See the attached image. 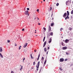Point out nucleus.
Segmentation results:
<instances>
[{
	"label": "nucleus",
	"instance_id": "1",
	"mask_svg": "<svg viewBox=\"0 0 73 73\" xmlns=\"http://www.w3.org/2000/svg\"><path fill=\"white\" fill-rule=\"evenodd\" d=\"M38 66H36V67L37 68L36 70L38 71V68H39V66L40 65V61H38V62L37 63Z\"/></svg>",
	"mask_w": 73,
	"mask_h": 73
},
{
	"label": "nucleus",
	"instance_id": "2",
	"mask_svg": "<svg viewBox=\"0 0 73 73\" xmlns=\"http://www.w3.org/2000/svg\"><path fill=\"white\" fill-rule=\"evenodd\" d=\"M25 14L26 15H28V16H29V14H28V11H27L25 12Z\"/></svg>",
	"mask_w": 73,
	"mask_h": 73
},
{
	"label": "nucleus",
	"instance_id": "3",
	"mask_svg": "<svg viewBox=\"0 0 73 73\" xmlns=\"http://www.w3.org/2000/svg\"><path fill=\"white\" fill-rule=\"evenodd\" d=\"M64 61V59L63 58H60V62H63Z\"/></svg>",
	"mask_w": 73,
	"mask_h": 73
},
{
	"label": "nucleus",
	"instance_id": "4",
	"mask_svg": "<svg viewBox=\"0 0 73 73\" xmlns=\"http://www.w3.org/2000/svg\"><path fill=\"white\" fill-rule=\"evenodd\" d=\"M66 15H67V13H65L63 16L64 17H66Z\"/></svg>",
	"mask_w": 73,
	"mask_h": 73
},
{
	"label": "nucleus",
	"instance_id": "5",
	"mask_svg": "<svg viewBox=\"0 0 73 73\" xmlns=\"http://www.w3.org/2000/svg\"><path fill=\"white\" fill-rule=\"evenodd\" d=\"M46 44V42L45 41L44 43V45L43 46V48H44L45 47V46Z\"/></svg>",
	"mask_w": 73,
	"mask_h": 73
},
{
	"label": "nucleus",
	"instance_id": "6",
	"mask_svg": "<svg viewBox=\"0 0 73 73\" xmlns=\"http://www.w3.org/2000/svg\"><path fill=\"white\" fill-rule=\"evenodd\" d=\"M46 62V59H45L44 63V65H43L44 66L45 65Z\"/></svg>",
	"mask_w": 73,
	"mask_h": 73
},
{
	"label": "nucleus",
	"instance_id": "7",
	"mask_svg": "<svg viewBox=\"0 0 73 73\" xmlns=\"http://www.w3.org/2000/svg\"><path fill=\"white\" fill-rule=\"evenodd\" d=\"M62 49L63 50H65V49H67V47H66V46L63 47L62 48Z\"/></svg>",
	"mask_w": 73,
	"mask_h": 73
},
{
	"label": "nucleus",
	"instance_id": "8",
	"mask_svg": "<svg viewBox=\"0 0 73 73\" xmlns=\"http://www.w3.org/2000/svg\"><path fill=\"white\" fill-rule=\"evenodd\" d=\"M28 45V43H26L25 44L24 46H23V48H25L27 46V45Z\"/></svg>",
	"mask_w": 73,
	"mask_h": 73
},
{
	"label": "nucleus",
	"instance_id": "9",
	"mask_svg": "<svg viewBox=\"0 0 73 73\" xmlns=\"http://www.w3.org/2000/svg\"><path fill=\"white\" fill-rule=\"evenodd\" d=\"M3 52V48H2V47H1L0 48V52L1 53Z\"/></svg>",
	"mask_w": 73,
	"mask_h": 73
},
{
	"label": "nucleus",
	"instance_id": "10",
	"mask_svg": "<svg viewBox=\"0 0 73 73\" xmlns=\"http://www.w3.org/2000/svg\"><path fill=\"white\" fill-rule=\"evenodd\" d=\"M52 42V38H50V39H49V41L48 43H50V42Z\"/></svg>",
	"mask_w": 73,
	"mask_h": 73
},
{
	"label": "nucleus",
	"instance_id": "11",
	"mask_svg": "<svg viewBox=\"0 0 73 73\" xmlns=\"http://www.w3.org/2000/svg\"><path fill=\"white\" fill-rule=\"evenodd\" d=\"M0 57H1V58H3V55H2V54L1 53H0Z\"/></svg>",
	"mask_w": 73,
	"mask_h": 73
},
{
	"label": "nucleus",
	"instance_id": "12",
	"mask_svg": "<svg viewBox=\"0 0 73 73\" xmlns=\"http://www.w3.org/2000/svg\"><path fill=\"white\" fill-rule=\"evenodd\" d=\"M68 16V15H67V17H65V20H66V19H69V16Z\"/></svg>",
	"mask_w": 73,
	"mask_h": 73
},
{
	"label": "nucleus",
	"instance_id": "13",
	"mask_svg": "<svg viewBox=\"0 0 73 73\" xmlns=\"http://www.w3.org/2000/svg\"><path fill=\"white\" fill-rule=\"evenodd\" d=\"M69 40L68 39H66L65 40V42L66 43H68V41H69Z\"/></svg>",
	"mask_w": 73,
	"mask_h": 73
},
{
	"label": "nucleus",
	"instance_id": "14",
	"mask_svg": "<svg viewBox=\"0 0 73 73\" xmlns=\"http://www.w3.org/2000/svg\"><path fill=\"white\" fill-rule=\"evenodd\" d=\"M48 31H49V32L51 31V27L50 26H49V27L48 28Z\"/></svg>",
	"mask_w": 73,
	"mask_h": 73
},
{
	"label": "nucleus",
	"instance_id": "15",
	"mask_svg": "<svg viewBox=\"0 0 73 73\" xmlns=\"http://www.w3.org/2000/svg\"><path fill=\"white\" fill-rule=\"evenodd\" d=\"M69 1H66V5H68V2H69Z\"/></svg>",
	"mask_w": 73,
	"mask_h": 73
},
{
	"label": "nucleus",
	"instance_id": "16",
	"mask_svg": "<svg viewBox=\"0 0 73 73\" xmlns=\"http://www.w3.org/2000/svg\"><path fill=\"white\" fill-rule=\"evenodd\" d=\"M43 29H44V32H45L46 31V28H45V27H43Z\"/></svg>",
	"mask_w": 73,
	"mask_h": 73
},
{
	"label": "nucleus",
	"instance_id": "17",
	"mask_svg": "<svg viewBox=\"0 0 73 73\" xmlns=\"http://www.w3.org/2000/svg\"><path fill=\"white\" fill-rule=\"evenodd\" d=\"M67 15H69V11H67Z\"/></svg>",
	"mask_w": 73,
	"mask_h": 73
},
{
	"label": "nucleus",
	"instance_id": "18",
	"mask_svg": "<svg viewBox=\"0 0 73 73\" xmlns=\"http://www.w3.org/2000/svg\"><path fill=\"white\" fill-rule=\"evenodd\" d=\"M44 52H46V48H44Z\"/></svg>",
	"mask_w": 73,
	"mask_h": 73
},
{
	"label": "nucleus",
	"instance_id": "19",
	"mask_svg": "<svg viewBox=\"0 0 73 73\" xmlns=\"http://www.w3.org/2000/svg\"><path fill=\"white\" fill-rule=\"evenodd\" d=\"M42 69V67H41V68H40V71L39 72V73H40V72H41V69Z\"/></svg>",
	"mask_w": 73,
	"mask_h": 73
},
{
	"label": "nucleus",
	"instance_id": "20",
	"mask_svg": "<svg viewBox=\"0 0 73 73\" xmlns=\"http://www.w3.org/2000/svg\"><path fill=\"white\" fill-rule=\"evenodd\" d=\"M21 46H20L18 48L19 50H20V49H21Z\"/></svg>",
	"mask_w": 73,
	"mask_h": 73
},
{
	"label": "nucleus",
	"instance_id": "21",
	"mask_svg": "<svg viewBox=\"0 0 73 73\" xmlns=\"http://www.w3.org/2000/svg\"><path fill=\"white\" fill-rule=\"evenodd\" d=\"M72 28L69 27V30H70V31H72Z\"/></svg>",
	"mask_w": 73,
	"mask_h": 73
},
{
	"label": "nucleus",
	"instance_id": "22",
	"mask_svg": "<svg viewBox=\"0 0 73 73\" xmlns=\"http://www.w3.org/2000/svg\"><path fill=\"white\" fill-rule=\"evenodd\" d=\"M45 37H44L43 39V42H44V41H45Z\"/></svg>",
	"mask_w": 73,
	"mask_h": 73
},
{
	"label": "nucleus",
	"instance_id": "23",
	"mask_svg": "<svg viewBox=\"0 0 73 73\" xmlns=\"http://www.w3.org/2000/svg\"><path fill=\"white\" fill-rule=\"evenodd\" d=\"M31 58L32 59L33 58V57H32V55L31 54Z\"/></svg>",
	"mask_w": 73,
	"mask_h": 73
},
{
	"label": "nucleus",
	"instance_id": "24",
	"mask_svg": "<svg viewBox=\"0 0 73 73\" xmlns=\"http://www.w3.org/2000/svg\"><path fill=\"white\" fill-rule=\"evenodd\" d=\"M44 57H42L41 60H42V61H43L44 60Z\"/></svg>",
	"mask_w": 73,
	"mask_h": 73
},
{
	"label": "nucleus",
	"instance_id": "25",
	"mask_svg": "<svg viewBox=\"0 0 73 73\" xmlns=\"http://www.w3.org/2000/svg\"><path fill=\"white\" fill-rule=\"evenodd\" d=\"M71 13L72 14H73V10L71 11Z\"/></svg>",
	"mask_w": 73,
	"mask_h": 73
},
{
	"label": "nucleus",
	"instance_id": "26",
	"mask_svg": "<svg viewBox=\"0 0 73 73\" xmlns=\"http://www.w3.org/2000/svg\"><path fill=\"white\" fill-rule=\"evenodd\" d=\"M51 26H53V25H54V23H51Z\"/></svg>",
	"mask_w": 73,
	"mask_h": 73
},
{
	"label": "nucleus",
	"instance_id": "27",
	"mask_svg": "<svg viewBox=\"0 0 73 73\" xmlns=\"http://www.w3.org/2000/svg\"><path fill=\"white\" fill-rule=\"evenodd\" d=\"M50 35H51V36H53V33L52 32L50 34Z\"/></svg>",
	"mask_w": 73,
	"mask_h": 73
},
{
	"label": "nucleus",
	"instance_id": "28",
	"mask_svg": "<svg viewBox=\"0 0 73 73\" xmlns=\"http://www.w3.org/2000/svg\"><path fill=\"white\" fill-rule=\"evenodd\" d=\"M35 64H36V63H35V62H34L33 63V65H35Z\"/></svg>",
	"mask_w": 73,
	"mask_h": 73
},
{
	"label": "nucleus",
	"instance_id": "29",
	"mask_svg": "<svg viewBox=\"0 0 73 73\" xmlns=\"http://www.w3.org/2000/svg\"><path fill=\"white\" fill-rule=\"evenodd\" d=\"M64 61H68V59H65V60H64Z\"/></svg>",
	"mask_w": 73,
	"mask_h": 73
},
{
	"label": "nucleus",
	"instance_id": "30",
	"mask_svg": "<svg viewBox=\"0 0 73 73\" xmlns=\"http://www.w3.org/2000/svg\"><path fill=\"white\" fill-rule=\"evenodd\" d=\"M56 6H58V5H59V3H58L56 4Z\"/></svg>",
	"mask_w": 73,
	"mask_h": 73
},
{
	"label": "nucleus",
	"instance_id": "31",
	"mask_svg": "<svg viewBox=\"0 0 73 73\" xmlns=\"http://www.w3.org/2000/svg\"><path fill=\"white\" fill-rule=\"evenodd\" d=\"M52 7H50V11H52Z\"/></svg>",
	"mask_w": 73,
	"mask_h": 73
},
{
	"label": "nucleus",
	"instance_id": "32",
	"mask_svg": "<svg viewBox=\"0 0 73 73\" xmlns=\"http://www.w3.org/2000/svg\"><path fill=\"white\" fill-rule=\"evenodd\" d=\"M61 45L62 46L64 45V43L63 42H62Z\"/></svg>",
	"mask_w": 73,
	"mask_h": 73
},
{
	"label": "nucleus",
	"instance_id": "33",
	"mask_svg": "<svg viewBox=\"0 0 73 73\" xmlns=\"http://www.w3.org/2000/svg\"><path fill=\"white\" fill-rule=\"evenodd\" d=\"M7 42L9 43L10 42V40H8Z\"/></svg>",
	"mask_w": 73,
	"mask_h": 73
},
{
	"label": "nucleus",
	"instance_id": "34",
	"mask_svg": "<svg viewBox=\"0 0 73 73\" xmlns=\"http://www.w3.org/2000/svg\"><path fill=\"white\" fill-rule=\"evenodd\" d=\"M66 54H67V55H68V54H69V53L68 52H66Z\"/></svg>",
	"mask_w": 73,
	"mask_h": 73
},
{
	"label": "nucleus",
	"instance_id": "35",
	"mask_svg": "<svg viewBox=\"0 0 73 73\" xmlns=\"http://www.w3.org/2000/svg\"><path fill=\"white\" fill-rule=\"evenodd\" d=\"M62 29H63L61 28L60 29V31H62Z\"/></svg>",
	"mask_w": 73,
	"mask_h": 73
},
{
	"label": "nucleus",
	"instance_id": "36",
	"mask_svg": "<svg viewBox=\"0 0 73 73\" xmlns=\"http://www.w3.org/2000/svg\"><path fill=\"white\" fill-rule=\"evenodd\" d=\"M24 60H25V58H24L23 59V62H24Z\"/></svg>",
	"mask_w": 73,
	"mask_h": 73
},
{
	"label": "nucleus",
	"instance_id": "37",
	"mask_svg": "<svg viewBox=\"0 0 73 73\" xmlns=\"http://www.w3.org/2000/svg\"><path fill=\"white\" fill-rule=\"evenodd\" d=\"M40 54L39 55H38V58H40Z\"/></svg>",
	"mask_w": 73,
	"mask_h": 73
},
{
	"label": "nucleus",
	"instance_id": "38",
	"mask_svg": "<svg viewBox=\"0 0 73 73\" xmlns=\"http://www.w3.org/2000/svg\"><path fill=\"white\" fill-rule=\"evenodd\" d=\"M37 12H38L39 11V9H37L36 10Z\"/></svg>",
	"mask_w": 73,
	"mask_h": 73
},
{
	"label": "nucleus",
	"instance_id": "39",
	"mask_svg": "<svg viewBox=\"0 0 73 73\" xmlns=\"http://www.w3.org/2000/svg\"><path fill=\"white\" fill-rule=\"evenodd\" d=\"M40 24H41L40 23H38V25H40Z\"/></svg>",
	"mask_w": 73,
	"mask_h": 73
},
{
	"label": "nucleus",
	"instance_id": "40",
	"mask_svg": "<svg viewBox=\"0 0 73 73\" xmlns=\"http://www.w3.org/2000/svg\"><path fill=\"white\" fill-rule=\"evenodd\" d=\"M49 47H48V49H47V50H49Z\"/></svg>",
	"mask_w": 73,
	"mask_h": 73
},
{
	"label": "nucleus",
	"instance_id": "41",
	"mask_svg": "<svg viewBox=\"0 0 73 73\" xmlns=\"http://www.w3.org/2000/svg\"><path fill=\"white\" fill-rule=\"evenodd\" d=\"M27 9L28 10H29V8H27Z\"/></svg>",
	"mask_w": 73,
	"mask_h": 73
},
{
	"label": "nucleus",
	"instance_id": "42",
	"mask_svg": "<svg viewBox=\"0 0 73 73\" xmlns=\"http://www.w3.org/2000/svg\"><path fill=\"white\" fill-rule=\"evenodd\" d=\"M73 65V64H71V65H70V66H72Z\"/></svg>",
	"mask_w": 73,
	"mask_h": 73
},
{
	"label": "nucleus",
	"instance_id": "43",
	"mask_svg": "<svg viewBox=\"0 0 73 73\" xmlns=\"http://www.w3.org/2000/svg\"><path fill=\"white\" fill-rule=\"evenodd\" d=\"M22 31H24V29H23L22 30Z\"/></svg>",
	"mask_w": 73,
	"mask_h": 73
},
{
	"label": "nucleus",
	"instance_id": "44",
	"mask_svg": "<svg viewBox=\"0 0 73 73\" xmlns=\"http://www.w3.org/2000/svg\"><path fill=\"white\" fill-rule=\"evenodd\" d=\"M36 51H37V50H34V52H36Z\"/></svg>",
	"mask_w": 73,
	"mask_h": 73
},
{
	"label": "nucleus",
	"instance_id": "45",
	"mask_svg": "<svg viewBox=\"0 0 73 73\" xmlns=\"http://www.w3.org/2000/svg\"><path fill=\"white\" fill-rule=\"evenodd\" d=\"M21 69H23V66H21Z\"/></svg>",
	"mask_w": 73,
	"mask_h": 73
},
{
	"label": "nucleus",
	"instance_id": "46",
	"mask_svg": "<svg viewBox=\"0 0 73 73\" xmlns=\"http://www.w3.org/2000/svg\"><path fill=\"white\" fill-rule=\"evenodd\" d=\"M14 73L13 71H11V73Z\"/></svg>",
	"mask_w": 73,
	"mask_h": 73
},
{
	"label": "nucleus",
	"instance_id": "47",
	"mask_svg": "<svg viewBox=\"0 0 73 73\" xmlns=\"http://www.w3.org/2000/svg\"><path fill=\"white\" fill-rule=\"evenodd\" d=\"M37 60H39V58L38 57Z\"/></svg>",
	"mask_w": 73,
	"mask_h": 73
},
{
	"label": "nucleus",
	"instance_id": "48",
	"mask_svg": "<svg viewBox=\"0 0 73 73\" xmlns=\"http://www.w3.org/2000/svg\"><path fill=\"white\" fill-rule=\"evenodd\" d=\"M15 46H17V44H15Z\"/></svg>",
	"mask_w": 73,
	"mask_h": 73
},
{
	"label": "nucleus",
	"instance_id": "49",
	"mask_svg": "<svg viewBox=\"0 0 73 73\" xmlns=\"http://www.w3.org/2000/svg\"><path fill=\"white\" fill-rule=\"evenodd\" d=\"M52 16H53V13H52V15H51V17H52Z\"/></svg>",
	"mask_w": 73,
	"mask_h": 73
},
{
	"label": "nucleus",
	"instance_id": "50",
	"mask_svg": "<svg viewBox=\"0 0 73 73\" xmlns=\"http://www.w3.org/2000/svg\"><path fill=\"white\" fill-rule=\"evenodd\" d=\"M60 70H62L61 68H60Z\"/></svg>",
	"mask_w": 73,
	"mask_h": 73
},
{
	"label": "nucleus",
	"instance_id": "51",
	"mask_svg": "<svg viewBox=\"0 0 73 73\" xmlns=\"http://www.w3.org/2000/svg\"><path fill=\"white\" fill-rule=\"evenodd\" d=\"M48 51L47 52V54H48Z\"/></svg>",
	"mask_w": 73,
	"mask_h": 73
},
{
	"label": "nucleus",
	"instance_id": "52",
	"mask_svg": "<svg viewBox=\"0 0 73 73\" xmlns=\"http://www.w3.org/2000/svg\"><path fill=\"white\" fill-rule=\"evenodd\" d=\"M20 70H21V68H20Z\"/></svg>",
	"mask_w": 73,
	"mask_h": 73
},
{
	"label": "nucleus",
	"instance_id": "53",
	"mask_svg": "<svg viewBox=\"0 0 73 73\" xmlns=\"http://www.w3.org/2000/svg\"><path fill=\"white\" fill-rule=\"evenodd\" d=\"M34 19H35H35H36V18H35Z\"/></svg>",
	"mask_w": 73,
	"mask_h": 73
},
{
	"label": "nucleus",
	"instance_id": "54",
	"mask_svg": "<svg viewBox=\"0 0 73 73\" xmlns=\"http://www.w3.org/2000/svg\"><path fill=\"white\" fill-rule=\"evenodd\" d=\"M37 18L38 19V20H39V19H38V18Z\"/></svg>",
	"mask_w": 73,
	"mask_h": 73
},
{
	"label": "nucleus",
	"instance_id": "55",
	"mask_svg": "<svg viewBox=\"0 0 73 73\" xmlns=\"http://www.w3.org/2000/svg\"><path fill=\"white\" fill-rule=\"evenodd\" d=\"M45 1V0H43V1Z\"/></svg>",
	"mask_w": 73,
	"mask_h": 73
},
{
	"label": "nucleus",
	"instance_id": "56",
	"mask_svg": "<svg viewBox=\"0 0 73 73\" xmlns=\"http://www.w3.org/2000/svg\"><path fill=\"white\" fill-rule=\"evenodd\" d=\"M35 33H36V32H35Z\"/></svg>",
	"mask_w": 73,
	"mask_h": 73
},
{
	"label": "nucleus",
	"instance_id": "57",
	"mask_svg": "<svg viewBox=\"0 0 73 73\" xmlns=\"http://www.w3.org/2000/svg\"><path fill=\"white\" fill-rule=\"evenodd\" d=\"M41 62H42V63H43V62H42V61Z\"/></svg>",
	"mask_w": 73,
	"mask_h": 73
},
{
	"label": "nucleus",
	"instance_id": "58",
	"mask_svg": "<svg viewBox=\"0 0 73 73\" xmlns=\"http://www.w3.org/2000/svg\"><path fill=\"white\" fill-rule=\"evenodd\" d=\"M31 68L32 69H33V68Z\"/></svg>",
	"mask_w": 73,
	"mask_h": 73
},
{
	"label": "nucleus",
	"instance_id": "59",
	"mask_svg": "<svg viewBox=\"0 0 73 73\" xmlns=\"http://www.w3.org/2000/svg\"><path fill=\"white\" fill-rule=\"evenodd\" d=\"M52 19L53 20V18H52Z\"/></svg>",
	"mask_w": 73,
	"mask_h": 73
},
{
	"label": "nucleus",
	"instance_id": "60",
	"mask_svg": "<svg viewBox=\"0 0 73 73\" xmlns=\"http://www.w3.org/2000/svg\"><path fill=\"white\" fill-rule=\"evenodd\" d=\"M36 36H37V35H36Z\"/></svg>",
	"mask_w": 73,
	"mask_h": 73
},
{
	"label": "nucleus",
	"instance_id": "61",
	"mask_svg": "<svg viewBox=\"0 0 73 73\" xmlns=\"http://www.w3.org/2000/svg\"><path fill=\"white\" fill-rule=\"evenodd\" d=\"M35 31H36V30H35Z\"/></svg>",
	"mask_w": 73,
	"mask_h": 73
},
{
	"label": "nucleus",
	"instance_id": "62",
	"mask_svg": "<svg viewBox=\"0 0 73 73\" xmlns=\"http://www.w3.org/2000/svg\"><path fill=\"white\" fill-rule=\"evenodd\" d=\"M48 1V0H47V1Z\"/></svg>",
	"mask_w": 73,
	"mask_h": 73
},
{
	"label": "nucleus",
	"instance_id": "63",
	"mask_svg": "<svg viewBox=\"0 0 73 73\" xmlns=\"http://www.w3.org/2000/svg\"><path fill=\"white\" fill-rule=\"evenodd\" d=\"M72 3H73V1H72Z\"/></svg>",
	"mask_w": 73,
	"mask_h": 73
},
{
	"label": "nucleus",
	"instance_id": "64",
	"mask_svg": "<svg viewBox=\"0 0 73 73\" xmlns=\"http://www.w3.org/2000/svg\"><path fill=\"white\" fill-rule=\"evenodd\" d=\"M49 36H50V35H49Z\"/></svg>",
	"mask_w": 73,
	"mask_h": 73
}]
</instances>
